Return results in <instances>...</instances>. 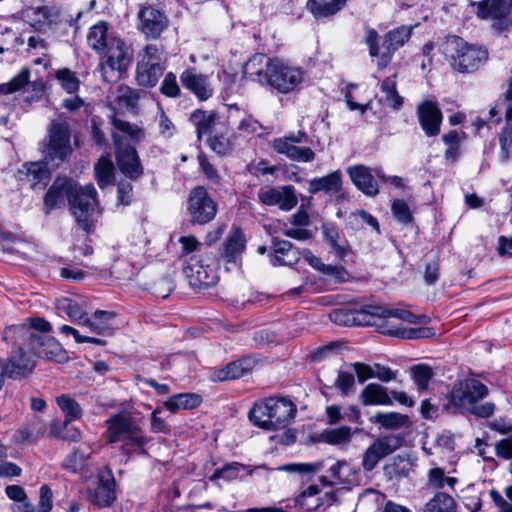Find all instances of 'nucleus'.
<instances>
[{"mask_svg": "<svg viewBox=\"0 0 512 512\" xmlns=\"http://www.w3.org/2000/svg\"><path fill=\"white\" fill-rule=\"evenodd\" d=\"M417 117L426 136L435 137L440 133L443 115L437 102L432 100L420 102L417 105Z\"/></svg>", "mask_w": 512, "mask_h": 512, "instance_id": "6ab92c4d", "label": "nucleus"}, {"mask_svg": "<svg viewBox=\"0 0 512 512\" xmlns=\"http://www.w3.org/2000/svg\"><path fill=\"white\" fill-rule=\"evenodd\" d=\"M180 80L182 85L200 101L208 100L214 93L209 77L198 73L194 68L184 70L180 75Z\"/></svg>", "mask_w": 512, "mask_h": 512, "instance_id": "4be33fe9", "label": "nucleus"}, {"mask_svg": "<svg viewBox=\"0 0 512 512\" xmlns=\"http://www.w3.org/2000/svg\"><path fill=\"white\" fill-rule=\"evenodd\" d=\"M371 421L385 429L397 430L409 423L407 415L398 412H377Z\"/></svg>", "mask_w": 512, "mask_h": 512, "instance_id": "79ce46f5", "label": "nucleus"}, {"mask_svg": "<svg viewBox=\"0 0 512 512\" xmlns=\"http://www.w3.org/2000/svg\"><path fill=\"white\" fill-rule=\"evenodd\" d=\"M307 7L311 10L315 17H327L337 13L342 6L336 1L331 0L329 2L318 3L315 0H309Z\"/></svg>", "mask_w": 512, "mask_h": 512, "instance_id": "4d7b16f0", "label": "nucleus"}, {"mask_svg": "<svg viewBox=\"0 0 512 512\" xmlns=\"http://www.w3.org/2000/svg\"><path fill=\"white\" fill-rule=\"evenodd\" d=\"M36 367V361L22 346L12 347L10 356L0 360V376L20 380L29 376Z\"/></svg>", "mask_w": 512, "mask_h": 512, "instance_id": "9b49d317", "label": "nucleus"}, {"mask_svg": "<svg viewBox=\"0 0 512 512\" xmlns=\"http://www.w3.org/2000/svg\"><path fill=\"white\" fill-rule=\"evenodd\" d=\"M243 73L247 79L268 86L281 94H288L297 89L305 77L301 68L278 58H270L263 53H256L250 57L243 67Z\"/></svg>", "mask_w": 512, "mask_h": 512, "instance_id": "f257e3e1", "label": "nucleus"}, {"mask_svg": "<svg viewBox=\"0 0 512 512\" xmlns=\"http://www.w3.org/2000/svg\"><path fill=\"white\" fill-rule=\"evenodd\" d=\"M377 311L372 310L371 306L361 309L340 308L332 311L329 317L332 322L342 326H371L375 324L373 313Z\"/></svg>", "mask_w": 512, "mask_h": 512, "instance_id": "aec40b11", "label": "nucleus"}, {"mask_svg": "<svg viewBox=\"0 0 512 512\" xmlns=\"http://www.w3.org/2000/svg\"><path fill=\"white\" fill-rule=\"evenodd\" d=\"M114 317L113 312L97 310L92 316H87L83 326L93 333L108 335L112 331Z\"/></svg>", "mask_w": 512, "mask_h": 512, "instance_id": "72a5a7b5", "label": "nucleus"}, {"mask_svg": "<svg viewBox=\"0 0 512 512\" xmlns=\"http://www.w3.org/2000/svg\"><path fill=\"white\" fill-rule=\"evenodd\" d=\"M308 192L311 194L324 192L340 198L342 193L341 172L337 170L326 176L311 179L308 183Z\"/></svg>", "mask_w": 512, "mask_h": 512, "instance_id": "a878e982", "label": "nucleus"}, {"mask_svg": "<svg viewBox=\"0 0 512 512\" xmlns=\"http://www.w3.org/2000/svg\"><path fill=\"white\" fill-rule=\"evenodd\" d=\"M363 405H384L389 406L393 404L386 387L378 383L368 384L360 395Z\"/></svg>", "mask_w": 512, "mask_h": 512, "instance_id": "473e14b6", "label": "nucleus"}, {"mask_svg": "<svg viewBox=\"0 0 512 512\" xmlns=\"http://www.w3.org/2000/svg\"><path fill=\"white\" fill-rule=\"evenodd\" d=\"M441 49L452 68L460 73H472L488 60L485 48L468 44L458 36H448Z\"/></svg>", "mask_w": 512, "mask_h": 512, "instance_id": "20e7f679", "label": "nucleus"}, {"mask_svg": "<svg viewBox=\"0 0 512 512\" xmlns=\"http://www.w3.org/2000/svg\"><path fill=\"white\" fill-rule=\"evenodd\" d=\"M188 210L191 215V222L202 225L214 219L217 206L206 189L197 187L190 193Z\"/></svg>", "mask_w": 512, "mask_h": 512, "instance_id": "4468645a", "label": "nucleus"}, {"mask_svg": "<svg viewBox=\"0 0 512 512\" xmlns=\"http://www.w3.org/2000/svg\"><path fill=\"white\" fill-rule=\"evenodd\" d=\"M322 468V463H291L281 466L279 469L286 472L315 473Z\"/></svg>", "mask_w": 512, "mask_h": 512, "instance_id": "774afa93", "label": "nucleus"}, {"mask_svg": "<svg viewBox=\"0 0 512 512\" xmlns=\"http://www.w3.org/2000/svg\"><path fill=\"white\" fill-rule=\"evenodd\" d=\"M392 335L398 336L403 339H420L429 338L434 335V331L429 327L420 328H404L391 332Z\"/></svg>", "mask_w": 512, "mask_h": 512, "instance_id": "052dcab7", "label": "nucleus"}, {"mask_svg": "<svg viewBox=\"0 0 512 512\" xmlns=\"http://www.w3.org/2000/svg\"><path fill=\"white\" fill-rule=\"evenodd\" d=\"M113 139L120 171L130 179H137L142 175L143 169L136 150L130 145H124L123 140L115 133Z\"/></svg>", "mask_w": 512, "mask_h": 512, "instance_id": "dca6fc26", "label": "nucleus"}, {"mask_svg": "<svg viewBox=\"0 0 512 512\" xmlns=\"http://www.w3.org/2000/svg\"><path fill=\"white\" fill-rule=\"evenodd\" d=\"M112 124L117 130L127 134L133 141L138 142L145 137V132L141 127L117 117H113Z\"/></svg>", "mask_w": 512, "mask_h": 512, "instance_id": "13d9d810", "label": "nucleus"}, {"mask_svg": "<svg viewBox=\"0 0 512 512\" xmlns=\"http://www.w3.org/2000/svg\"><path fill=\"white\" fill-rule=\"evenodd\" d=\"M24 20L36 31L47 32L60 21V10L55 6L29 7L23 13Z\"/></svg>", "mask_w": 512, "mask_h": 512, "instance_id": "a211bd4d", "label": "nucleus"}, {"mask_svg": "<svg viewBox=\"0 0 512 512\" xmlns=\"http://www.w3.org/2000/svg\"><path fill=\"white\" fill-rule=\"evenodd\" d=\"M94 174L100 189L106 188L114 181V165L109 156H102L94 166Z\"/></svg>", "mask_w": 512, "mask_h": 512, "instance_id": "58836bf2", "label": "nucleus"}, {"mask_svg": "<svg viewBox=\"0 0 512 512\" xmlns=\"http://www.w3.org/2000/svg\"><path fill=\"white\" fill-rule=\"evenodd\" d=\"M29 78L30 69L23 67L9 82L0 84V94H10L21 90L28 86Z\"/></svg>", "mask_w": 512, "mask_h": 512, "instance_id": "864d4df0", "label": "nucleus"}, {"mask_svg": "<svg viewBox=\"0 0 512 512\" xmlns=\"http://www.w3.org/2000/svg\"><path fill=\"white\" fill-rule=\"evenodd\" d=\"M72 151L68 122L64 116L59 115L50 123L48 142L45 148L46 159L58 166L70 157Z\"/></svg>", "mask_w": 512, "mask_h": 512, "instance_id": "0eeeda50", "label": "nucleus"}, {"mask_svg": "<svg viewBox=\"0 0 512 512\" xmlns=\"http://www.w3.org/2000/svg\"><path fill=\"white\" fill-rule=\"evenodd\" d=\"M107 437L110 443H121V449L129 454L147 443L140 427L124 414H116L107 421Z\"/></svg>", "mask_w": 512, "mask_h": 512, "instance_id": "39448f33", "label": "nucleus"}, {"mask_svg": "<svg viewBox=\"0 0 512 512\" xmlns=\"http://www.w3.org/2000/svg\"><path fill=\"white\" fill-rule=\"evenodd\" d=\"M412 28L407 26L398 27L385 36L381 54V61L378 62V66L385 67L390 61L394 52L407 42L411 36Z\"/></svg>", "mask_w": 512, "mask_h": 512, "instance_id": "b1692460", "label": "nucleus"}, {"mask_svg": "<svg viewBox=\"0 0 512 512\" xmlns=\"http://www.w3.org/2000/svg\"><path fill=\"white\" fill-rule=\"evenodd\" d=\"M56 79L60 82L62 89L67 93H76L80 86V81L76 74L68 68L60 69L56 72Z\"/></svg>", "mask_w": 512, "mask_h": 512, "instance_id": "6e6d98bb", "label": "nucleus"}, {"mask_svg": "<svg viewBox=\"0 0 512 512\" xmlns=\"http://www.w3.org/2000/svg\"><path fill=\"white\" fill-rule=\"evenodd\" d=\"M166 69L163 51L155 44L146 45L138 54L136 80L140 86H156Z\"/></svg>", "mask_w": 512, "mask_h": 512, "instance_id": "423d86ee", "label": "nucleus"}, {"mask_svg": "<svg viewBox=\"0 0 512 512\" xmlns=\"http://www.w3.org/2000/svg\"><path fill=\"white\" fill-rule=\"evenodd\" d=\"M208 146L218 155H226L232 149V143L222 132L208 139Z\"/></svg>", "mask_w": 512, "mask_h": 512, "instance_id": "680f3d73", "label": "nucleus"}, {"mask_svg": "<svg viewBox=\"0 0 512 512\" xmlns=\"http://www.w3.org/2000/svg\"><path fill=\"white\" fill-rule=\"evenodd\" d=\"M246 248V238L241 228L232 227L224 242V257L228 262H235Z\"/></svg>", "mask_w": 512, "mask_h": 512, "instance_id": "7c9ffc66", "label": "nucleus"}, {"mask_svg": "<svg viewBox=\"0 0 512 512\" xmlns=\"http://www.w3.org/2000/svg\"><path fill=\"white\" fill-rule=\"evenodd\" d=\"M75 191V181L66 176L57 177L44 196V211L49 214L52 210L64 205L65 200L70 205V196Z\"/></svg>", "mask_w": 512, "mask_h": 512, "instance_id": "f3484780", "label": "nucleus"}, {"mask_svg": "<svg viewBox=\"0 0 512 512\" xmlns=\"http://www.w3.org/2000/svg\"><path fill=\"white\" fill-rule=\"evenodd\" d=\"M372 310H379L377 313H373V320L375 317H382V318H388V317H394L398 318L402 321L408 322V323H416L421 322V320H424V316H416L413 313H411L408 310L403 309H386L380 306H371Z\"/></svg>", "mask_w": 512, "mask_h": 512, "instance_id": "3c124183", "label": "nucleus"}, {"mask_svg": "<svg viewBox=\"0 0 512 512\" xmlns=\"http://www.w3.org/2000/svg\"><path fill=\"white\" fill-rule=\"evenodd\" d=\"M249 367L245 361H236L229 363L226 367L217 370L213 373L212 379L214 381H226L242 377Z\"/></svg>", "mask_w": 512, "mask_h": 512, "instance_id": "c03bdc74", "label": "nucleus"}, {"mask_svg": "<svg viewBox=\"0 0 512 512\" xmlns=\"http://www.w3.org/2000/svg\"><path fill=\"white\" fill-rule=\"evenodd\" d=\"M37 333L31 330L26 324H17L7 327L3 332V340L11 342L12 347L27 345L30 349H35V340Z\"/></svg>", "mask_w": 512, "mask_h": 512, "instance_id": "bb28decb", "label": "nucleus"}, {"mask_svg": "<svg viewBox=\"0 0 512 512\" xmlns=\"http://www.w3.org/2000/svg\"><path fill=\"white\" fill-rule=\"evenodd\" d=\"M112 37L114 36L108 34L107 23L99 21L90 28L87 34V42L93 50L99 53L107 47L109 40L112 39Z\"/></svg>", "mask_w": 512, "mask_h": 512, "instance_id": "4c0bfd02", "label": "nucleus"}, {"mask_svg": "<svg viewBox=\"0 0 512 512\" xmlns=\"http://www.w3.org/2000/svg\"><path fill=\"white\" fill-rule=\"evenodd\" d=\"M56 402L62 412L65 414L66 423L81 418L82 409L79 403L67 394L60 395L56 398Z\"/></svg>", "mask_w": 512, "mask_h": 512, "instance_id": "49530a36", "label": "nucleus"}, {"mask_svg": "<svg viewBox=\"0 0 512 512\" xmlns=\"http://www.w3.org/2000/svg\"><path fill=\"white\" fill-rule=\"evenodd\" d=\"M57 307L60 311H63L72 321L82 326L84 325L88 315L75 300L70 298H63L58 301Z\"/></svg>", "mask_w": 512, "mask_h": 512, "instance_id": "de8ad7c7", "label": "nucleus"}, {"mask_svg": "<svg viewBox=\"0 0 512 512\" xmlns=\"http://www.w3.org/2000/svg\"><path fill=\"white\" fill-rule=\"evenodd\" d=\"M351 428L342 426L339 428L326 429L322 432L321 438L324 442L331 445H345L351 440Z\"/></svg>", "mask_w": 512, "mask_h": 512, "instance_id": "603ef678", "label": "nucleus"}, {"mask_svg": "<svg viewBox=\"0 0 512 512\" xmlns=\"http://www.w3.org/2000/svg\"><path fill=\"white\" fill-rule=\"evenodd\" d=\"M457 482L456 478L445 476L444 470L439 467L432 468L428 472V485L432 488L442 489L447 485L453 490Z\"/></svg>", "mask_w": 512, "mask_h": 512, "instance_id": "5fc2aeb1", "label": "nucleus"}, {"mask_svg": "<svg viewBox=\"0 0 512 512\" xmlns=\"http://www.w3.org/2000/svg\"><path fill=\"white\" fill-rule=\"evenodd\" d=\"M334 385L341 392L342 395H348L354 392V375L347 371H339Z\"/></svg>", "mask_w": 512, "mask_h": 512, "instance_id": "e2e57ef3", "label": "nucleus"}, {"mask_svg": "<svg viewBox=\"0 0 512 512\" xmlns=\"http://www.w3.org/2000/svg\"><path fill=\"white\" fill-rule=\"evenodd\" d=\"M381 92L383 93L382 100L386 105L395 110L402 106L403 98L397 92L395 77H388L382 81Z\"/></svg>", "mask_w": 512, "mask_h": 512, "instance_id": "a18cd8bd", "label": "nucleus"}, {"mask_svg": "<svg viewBox=\"0 0 512 512\" xmlns=\"http://www.w3.org/2000/svg\"><path fill=\"white\" fill-rule=\"evenodd\" d=\"M403 444L400 435L389 434L380 436L365 450L362 458V467L365 471H372L379 461L398 450Z\"/></svg>", "mask_w": 512, "mask_h": 512, "instance_id": "ddd939ff", "label": "nucleus"}, {"mask_svg": "<svg viewBox=\"0 0 512 512\" xmlns=\"http://www.w3.org/2000/svg\"><path fill=\"white\" fill-rule=\"evenodd\" d=\"M70 196V211L76 218L78 225L86 232L92 226L91 216L98 206L96 189L92 184L80 186L75 182V191Z\"/></svg>", "mask_w": 512, "mask_h": 512, "instance_id": "1a4fd4ad", "label": "nucleus"}, {"mask_svg": "<svg viewBox=\"0 0 512 512\" xmlns=\"http://www.w3.org/2000/svg\"><path fill=\"white\" fill-rule=\"evenodd\" d=\"M27 181L33 189L46 186L50 178V172L44 162H32L24 166Z\"/></svg>", "mask_w": 512, "mask_h": 512, "instance_id": "e433bc0d", "label": "nucleus"}, {"mask_svg": "<svg viewBox=\"0 0 512 512\" xmlns=\"http://www.w3.org/2000/svg\"><path fill=\"white\" fill-rule=\"evenodd\" d=\"M489 394L488 387L475 378L456 381L447 395L446 409L453 413H470L480 418L493 415V402L479 404Z\"/></svg>", "mask_w": 512, "mask_h": 512, "instance_id": "f03ea898", "label": "nucleus"}, {"mask_svg": "<svg viewBox=\"0 0 512 512\" xmlns=\"http://www.w3.org/2000/svg\"><path fill=\"white\" fill-rule=\"evenodd\" d=\"M91 453V447H87L86 449L75 448L70 454L66 456L62 467L72 473L80 472L86 467Z\"/></svg>", "mask_w": 512, "mask_h": 512, "instance_id": "ea45409f", "label": "nucleus"}, {"mask_svg": "<svg viewBox=\"0 0 512 512\" xmlns=\"http://www.w3.org/2000/svg\"><path fill=\"white\" fill-rule=\"evenodd\" d=\"M476 5L477 16L481 19H498L506 16L511 8L512 0H484Z\"/></svg>", "mask_w": 512, "mask_h": 512, "instance_id": "c756f323", "label": "nucleus"}, {"mask_svg": "<svg viewBox=\"0 0 512 512\" xmlns=\"http://www.w3.org/2000/svg\"><path fill=\"white\" fill-rule=\"evenodd\" d=\"M410 373L415 385L420 391L428 389L429 382L435 375L432 367L424 363L412 366Z\"/></svg>", "mask_w": 512, "mask_h": 512, "instance_id": "8fccbe9b", "label": "nucleus"}, {"mask_svg": "<svg viewBox=\"0 0 512 512\" xmlns=\"http://www.w3.org/2000/svg\"><path fill=\"white\" fill-rule=\"evenodd\" d=\"M258 199L264 205L278 206L283 211L292 210L298 203L295 189L292 185L260 189Z\"/></svg>", "mask_w": 512, "mask_h": 512, "instance_id": "2eb2a0df", "label": "nucleus"}, {"mask_svg": "<svg viewBox=\"0 0 512 512\" xmlns=\"http://www.w3.org/2000/svg\"><path fill=\"white\" fill-rule=\"evenodd\" d=\"M346 171L352 183L363 194L369 197H375L378 195V183L374 179L371 168L362 164H358L349 166Z\"/></svg>", "mask_w": 512, "mask_h": 512, "instance_id": "5701e85b", "label": "nucleus"}, {"mask_svg": "<svg viewBox=\"0 0 512 512\" xmlns=\"http://www.w3.org/2000/svg\"><path fill=\"white\" fill-rule=\"evenodd\" d=\"M218 262L211 252L192 256L184 268L185 274L192 286L209 287L217 281Z\"/></svg>", "mask_w": 512, "mask_h": 512, "instance_id": "9d476101", "label": "nucleus"}, {"mask_svg": "<svg viewBox=\"0 0 512 512\" xmlns=\"http://www.w3.org/2000/svg\"><path fill=\"white\" fill-rule=\"evenodd\" d=\"M35 349H31L34 355L53 361H63L66 358L65 351L61 344L53 337L47 335H37L35 340Z\"/></svg>", "mask_w": 512, "mask_h": 512, "instance_id": "cd10ccee", "label": "nucleus"}, {"mask_svg": "<svg viewBox=\"0 0 512 512\" xmlns=\"http://www.w3.org/2000/svg\"><path fill=\"white\" fill-rule=\"evenodd\" d=\"M145 245L146 241L142 237L138 242L129 243L123 247V256L132 268H137L144 264Z\"/></svg>", "mask_w": 512, "mask_h": 512, "instance_id": "37998d69", "label": "nucleus"}, {"mask_svg": "<svg viewBox=\"0 0 512 512\" xmlns=\"http://www.w3.org/2000/svg\"><path fill=\"white\" fill-rule=\"evenodd\" d=\"M394 218L404 224H408L412 221V215L409 206L404 200H395L391 207Z\"/></svg>", "mask_w": 512, "mask_h": 512, "instance_id": "69168bd1", "label": "nucleus"}, {"mask_svg": "<svg viewBox=\"0 0 512 512\" xmlns=\"http://www.w3.org/2000/svg\"><path fill=\"white\" fill-rule=\"evenodd\" d=\"M115 500V482L110 473H101L95 488L93 501L99 507H107Z\"/></svg>", "mask_w": 512, "mask_h": 512, "instance_id": "c85d7f7f", "label": "nucleus"}, {"mask_svg": "<svg viewBox=\"0 0 512 512\" xmlns=\"http://www.w3.org/2000/svg\"><path fill=\"white\" fill-rule=\"evenodd\" d=\"M305 137L306 133L304 131H298L296 134L275 138L272 141V148L276 153L285 155L292 161L301 163L312 162L316 157L315 152L309 147L299 146V144L303 143Z\"/></svg>", "mask_w": 512, "mask_h": 512, "instance_id": "f8f14e48", "label": "nucleus"}, {"mask_svg": "<svg viewBox=\"0 0 512 512\" xmlns=\"http://www.w3.org/2000/svg\"><path fill=\"white\" fill-rule=\"evenodd\" d=\"M140 99V91L127 85L121 84L117 87L115 101L120 107L133 109Z\"/></svg>", "mask_w": 512, "mask_h": 512, "instance_id": "09e8293b", "label": "nucleus"}, {"mask_svg": "<svg viewBox=\"0 0 512 512\" xmlns=\"http://www.w3.org/2000/svg\"><path fill=\"white\" fill-rule=\"evenodd\" d=\"M190 121L196 127L198 139L203 135L210 134L219 125L218 116L214 112L196 110L190 116Z\"/></svg>", "mask_w": 512, "mask_h": 512, "instance_id": "c9c22d12", "label": "nucleus"}, {"mask_svg": "<svg viewBox=\"0 0 512 512\" xmlns=\"http://www.w3.org/2000/svg\"><path fill=\"white\" fill-rule=\"evenodd\" d=\"M139 30L148 38L156 39L167 28L168 20L166 16L153 7H144L138 13Z\"/></svg>", "mask_w": 512, "mask_h": 512, "instance_id": "412c9836", "label": "nucleus"}, {"mask_svg": "<svg viewBox=\"0 0 512 512\" xmlns=\"http://www.w3.org/2000/svg\"><path fill=\"white\" fill-rule=\"evenodd\" d=\"M508 104L506 106V125L499 133L500 152L499 157L502 163L506 164L512 157V83L507 90Z\"/></svg>", "mask_w": 512, "mask_h": 512, "instance_id": "393cba45", "label": "nucleus"}, {"mask_svg": "<svg viewBox=\"0 0 512 512\" xmlns=\"http://www.w3.org/2000/svg\"><path fill=\"white\" fill-rule=\"evenodd\" d=\"M160 92L170 98H176L180 96L181 89L178 85L176 75L173 72H168L165 75L160 87Z\"/></svg>", "mask_w": 512, "mask_h": 512, "instance_id": "0e129e2a", "label": "nucleus"}, {"mask_svg": "<svg viewBox=\"0 0 512 512\" xmlns=\"http://www.w3.org/2000/svg\"><path fill=\"white\" fill-rule=\"evenodd\" d=\"M296 405L287 398L270 397L256 401L249 410V420L257 427L267 431L284 429L294 419Z\"/></svg>", "mask_w": 512, "mask_h": 512, "instance_id": "7ed1b4c3", "label": "nucleus"}, {"mask_svg": "<svg viewBox=\"0 0 512 512\" xmlns=\"http://www.w3.org/2000/svg\"><path fill=\"white\" fill-rule=\"evenodd\" d=\"M242 469H244V466L237 462L227 464L220 469H216L210 477V480L217 481L219 479H223L227 482L233 481L239 477Z\"/></svg>", "mask_w": 512, "mask_h": 512, "instance_id": "bf43d9fd", "label": "nucleus"}, {"mask_svg": "<svg viewBox=\"0 0 512 512\" xmlns=\"http://www.w3.org/2000/svg\"><path fill=\"white\" fill-rule=\"evenodd\" d=\"M298 261V252L293 250V245L287 240H273V255L271 263L274 266L292 265Z\"/></svg>", "mask_w": 512, "mask_h": 512, "instance_id": "2f4dec72", "label": "nucleus"}, {"mask_svg": "<svg viewBox=\"0 0 512 512\" xmlns=\"http://www.w3.org/2000/svg\"><path fill=\"white\" fill-rule=\"evenodd\" d=\"M5 493L9 499L23 503L26 508L30 509L29 511L33 509L32 505L28 502V497L23 487L19 485H8L5 488Z\"/></svg>", "mask_w": 512, "mask_h": 512, "instance_id": "338daca9", "label": "nucleus"}, {"mask_svg": "<svg viewBox=\"0 0 512 512\" xmlns=\"http://www.w3.org/2000/svg\"><path fill=\"white\" fill-rule=\"evenodd\" d=\"M201 402V396L196 393H179L169 397L163 405L171 413H177L180 410L194 409Z\"/></svg>", "mask_w": 512, "mask_h": 512, "instance_id": "f704fd0d", "label": "nucleus"}, {"mask_svg": "<svg viewBox=\"0 0 512 512\" xmlns=\"http://www.w3.org/2000/svg\"><path fill=\"white\" fill-rule=\"evenodd\" d=\"M424 512H457V503L449 494L437 492L425 504Z\"/></svg>", "mask_w": 512, "mask_h": 512, "instance_id": "a19ab883", "label": "nucleus"}, {"mask_svg": "<svg viewBox=\"0 0 512 512\" xmlns=\"http://www.w3.org/2000/svg\"><path fill=\"white\" fill-rule=\"evenodd\" d=\"M101 55L99 70L104 81H116L129 64L128 46L119 37H112Z\"/></svg>", "mask_w": 512, "mask_h": 512, "instance_id": "6e6552de", "label": "nucleus"}]
</instances>
